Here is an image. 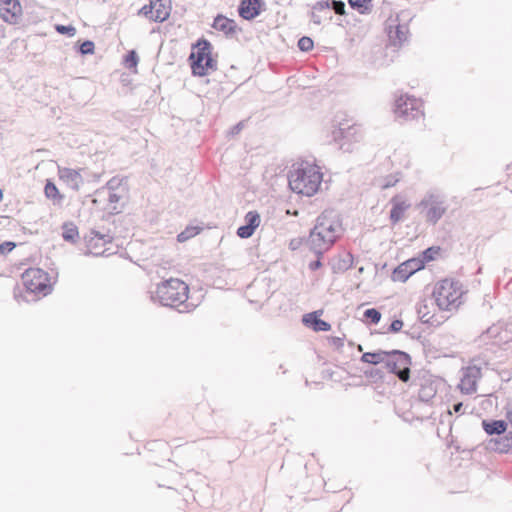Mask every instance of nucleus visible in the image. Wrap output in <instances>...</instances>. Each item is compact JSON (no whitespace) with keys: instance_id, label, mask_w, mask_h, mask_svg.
<instances>
[{"instance_id":"f257e3e1","label":"nucleus","mask_w":512,"mask_h":512,"mask_svg":"<svg viewBox=\"0 0 512 512\" xmlns=\"http://www.w3.org/2000/svg\"><path fill=\"white\" fill-rule=\"evenodd\" d=\"M341 230V223L333 212H323L317 217L305 244L316 256L322 257L340 237Z\"/></svg>"},{"instance_id":"f03ea898","label":"nucleus","mask_w":512,"mask_h":512,"mask_svg":"<svg viewBox=\"0 0 512 512\" xmlns=\"http://www.w3.org/2000/svg\"><path fill=\"white\" fill-rule=\"evenodd\" d=\"M322 182V173L318 167L308 162H302L289 171L288 183L290 189L304 196H313Z\"/></svg>"},{"instance_id":"7ed1b4c3","label":"nucleus","mask_w":512,"mask_h":512,"mask_svg":"<svg viewBox=\"0 0 512 512\" xmlns=\"http://www.w3.org/2000/svg\"><path fill=\"white\" fill-rule=\"evenodd\" d=\"M189 287L188 285L177 278H170L157 285L154 292H151V300L153 302H159L162 306L175 308L183 306L184 309L179 310L180 312L189 311L188 299Z\"/></svg>"},{"instance_id":"20e7f679","label":"nucleus","mask_w":512,"mask_h":512,"mask_svg":"<svg viewBox=\"0 0 512 512\" xmlns=\"http://www.w3.org/2000/svg\"><path fill=\"white\" fill-rule=\"evenodd\" d=\"M425 220L431 225H436L447 212L448 204L443 194L436 190L428 191L422 200L416 205Z\"/></svg>"},{"instance_id":"39448f33","label":"nucleus","mask_w":512,"mask_h":512,"mask_svg":"<svg viewBox=\"0 0 512 512\" xmlns=\"http://www.w3.org/2000/svg\"><path fill=\"white\" fill-rule=\"evenodd\" d=\"M189 56L193 75L205 76L210 70H216L217 62L211 55L212 45L206 39H200Z\"/></svg>"},{"instance_id":"423d86ee","label":"nucleus","mask_w":512,"mask_h":512,"mask_svg":"<svg viewBox=\"0 0 512 512\" xmlns=\"http://www.w3.org/2000/svg\"><path fill=\"white\" fill-rule=\"evenodd\" d=\"M461 285L458 281L444 279L438 282L434 288L433 296L441 310H449L455 305L462 295Z\"/></svg>"},{"instance_id":"0eeeda50","label":"nucleus","mask_w":512,"mask_h":512,"mask_svg":"<svg viewBox=\"0 0 512 512\" xmlns=\"http://www.w3.org/2000/svg\"><path fill=\"white\" fill-rule=\"evenodd\" d=\"M384 366L389 373L396 375L402 382L410 379L411 357L408 353L397 349L388 351Z\"/></svg>"},{"instance_id":"6e6552de","label":"nucleus","mask_w":512,"mask_h":512,"mask_svg":"<svg viewBox=\"0 0 512 512\" xmlns=\"http://www.w3.org/2000/svg\"><path fill=\"white\" fill-rule=\"evenodd\" d=\"M361 137L360 128L355 124H340L331 132V142L338 144L344 152H351L352 144L359 142Z\"/></svg>"},{"instance_id":"1a4fd4ad","label":"nucleus","mask_w":512,"mask_h":512,"mask_svg":"<svg viewBox=\"0 0 512 512\" xmlns=\"http://www.w3.org/2000/svg\"><path fill=\"white\" fill-rule=\"evenodd\" d=\"M92 203L96 206L103 205L102 208L112 215L121 213L125 206L123 194L107 191V189H97Z\"/></svg>"},{"instance_id":"9d476101","label":"nucleus","mask_w":512,"mask_h":512,"mask_svg":"<svg viewBox=\"0 0 512 512\" xmlns=\"http://www.w3.org/2000/svg\"><path fill=\"white\" fill-rule=\"evenodd\" d=\"M421 108L422 102L420 99L401 95L395 100L394 112L398 118H403L407 121L423 117L424 113Z\"/></svg>"},{"instance_id":"9b49d317","label":"nucleus","mask_w":512,"mask_h":512,"mask_svg":"<svg viewBox=\"0 0 512 512\" xmlns=\"http://www.w3.org/2000/svg\"><path fill=\"white\" fill-rule=\"evenodd\" d=\"M24 285L29 292L46 295L51 286L46 283L47 273L39 268H30L22 276Z\"/></svg>"},{"instance_id":"f8f14e48","label":"nucleus","mask_w":512,"mask_h":512,"mask_svg":"<svg viewBox=\"0 0 512 512\" xmlns=\"http://www.w3.org/2000/svg\"><path fill=\"white\" fill-rule=\"evenodd\" d=\"M488 340H491V347L487 348L489 350V355H491L493 349L497 345L501 343H508L511 340V336L504 328V323L497 322L482 332L478 338V341L483 344H488Z\"/></svg>"},{"instance_id":"ddd939ff","label":"nucleus","mask_w":512,"mask_h":512,"mask_svg":"<svg viewBox=\"0 0 512 512\" xmlns=\"http://www.w3.org/2000/svg\"><path fill=\"white\" fill-rule=\"evenodd\" d=\"M424 268V261L419 258L409 259L398 265L392 272V280L405 282L417 271Z\"/></svg>"},{"instance_id":"4468645a","label":"nucleus","mask_w":512,"mask_h":512,"mask_svg":"<svg viewBox=\"0 0 512 512\" xmlns=\"http://www.w3.org/2000/svg\"><path fill=\"white\" fill-rule=\"evenodd\" d=\"M22 15V7L19 0H0V16L9 23L16 24Z\"/></svg>"},{"instance_id":"2eb2a0df","label":"nucleus","mask_w":512,"mask_h":512,"mask_svg":"<svg viewBox=\"0 0 512 512\" xmlns=\"http://www.w3.org/2000/svg\"><path fill=\"white\" fill-rule=\"evenodd\" d=\"M264 9V0H241L238 6V14L242 19L251 21L258 17Z\"/></svg>"},{"instance_id":"dca6fc26","label":"nucleus","mask_w":512,"mask_h":512,"mask_svg":"<svg viewBox=\"0 0 512 512\" xmlns=\"http://www.w3.org/2000/svg\"><path fill=\"white\" fill-rule=\"evenodd\" d=\"M492 360L491 355H489V350L486 349L471 360L470 365L464 372L469 374L470 378H476L479 380L482 377V368H488L492 365Z\"/></svg>"},{"instance_id":"f3484780","label":"nucleus","mask_w":512,"mask_h":512,"mask_svg":"<svg viewBox=\"0 0 512 512\" xmlns=\"http://www.w3.org/2000/svg\"><path fill=\"white\" fill-rule=\"evenodd\" d=\"M244 221L245 224L238 227L236 234L242 239H248L260 224V214L255 210L249 211L246 213Z\"/></svg>"},{"instance_id":"a211bd4d","label":"nucleus","mask_w":512,"mask_h":512,"mask_svg":"<svg viewBox=\"0 0 512 512\" xmlns=\"http://www.w3.org/2000/svg\"><path fill=\"white\" fill-rule=\"evenodd\" d=\"M322 313V310H317L304 314L302 318L303 324L315 332L329 331L331 329V325L320 318Z\"/></svg>"},{"instance_id":"6ab92c4d","label":"nucleus","mask_w":512,"mask_h":512,"mask_svg":"<svg viewBox=\"0 0 512 512\" xmlns=\"http://www.w3.org/2000/svg\"><path fill=\"white\" fill-rule=\"evenodd\" d=\"M58 175L60 180L75 191L79 190L80 185L83 182V178L80 173L71 168H59Z\"/></svg>"},{"instance_id":"aec40b11","label":"nucleus","mask_w":512,"mask_h":512,"mask_svg":"<svg viewBox=\"0 0 512 512\" xmlns=\"http://www.w3.org/2000/svg\"><path fill=\"white\" fill-rule=\"evenodd\" d=\"M212 27L223 32L227 37H232L238 31L235 20L227 18L222 14H218L213 21Z\"/></svg>"},{"instance_id":"412c9836","label":"nucleus","mask_w":512,"mask_h":512,"mask_svg":"<svg viewBox=\"0 0 512 512\" xmlns=\"http://www.w3.org/2000/svg\"><path fill=\"white\" fill-rule=\"evenodd\" d=\"M409 28L407 24L398 23L393 27L389 26L388 37L392 45H402L408 40Z\"/></svg>"},{"instance_id":"4be33fe9","label":"nucleus","mask_w":512,"mask_h":512,"mask_svg":"<svg viewBox=\"0 0 512 512\" xmlns=\"http://www.w3.org/2000/svg\"><path fill=\"white\" fill-rule=\"evenodd\" d=\"M488 445L494 452L512 454V432H508L499 438L490 439Z\"/></svg>"},{"instance_id":"5701e85b","label":"nucleus","mask_w":512,"mask_h":512,"mask_svg":"<svg viewBox=\"0 0 512 512\" xmlns=\"http://www.w3.org/2000/svg\"><path fill=\"white\" fill-rule=\"evenodd\" d=\"M330 265L333 273H344L353 266V255L345 253L342 256L334 257L331 259Z\"/></svg>"},{"instance_id":"b1692460","label":"nucleus","mask_w":512,"mask_h":512,"mask_svg":"<svg viewBox=\"0 0 512 512\" xmlns=\"http://www.w3.org/2000/svg\"><path fill=\"white\" fill-rule=\"evenodd\" d=\"M507 422L505 420H483V430L490 436L502 435L507 430Z\"/></svg>"},{"instance_id":"393cba45","label":"nucleus","mask_w":512,"mask_h":512,"mask_svg":"<svg viewBox=\"0 0 512 512\" xmlns=\"http://www.w3.org/2000/svg\"><path fill=\"white\" fill-rule=\"evenodd\" d=\"M437 393V384L432 380H424L419 388L418 397L422 402L431 401Z\"/></svg>"},{"instance_id":"a878e982","label":"nucleus","mask_w":512,"mask_h":512,"mask_svg":"<svg viewBox=\"0 0 512 512\" xmlns=\"http://www.w3.org/2000/svg\"><path fill=\"white\" fill-rule=\"evenodd\" d=\"M154 11L155 13L151 16L152 21L162 23L167 20L171 12L170 0H161L157 2Z\"/></svg>"},{"instance_id":"bb28decb","label":"nucleus","mask_w":512,"mask_h":512,"mask_svg":"<svg viewBox=\"0 0 512 512\" xmlns=\"http://www.w3.org/2000/svg\"><path fill=\"white\" fill-rule=\"evenodd\" d=\"M391 202L390 221L392 224H396L402 219L404 212L409 208V204L397 198H393Z\"/></svg>"},{"instance_id":"cd10ccee","label":"nucleus","mask_w":512,"mask_h":512,"mask_svg":"<svg viewBox=\"0 0 512 512\" xmlns=\"http://www.w3.org/2000/svg\"><path fill=\"white\" fill-rule=\"evenodd\" d=\"M387 356L388 351L379 349L377 351L363 353L360 361L371 365L384 364Z\"/></svg>"},{"instance_id":"c85d7f7f","label":"nucleus","mask_w":512,"mask_h":512,"mask_svg":"<svg viewBox=\"0 0 512 512\" xmlns=\"http://www.w3.org/2000/svg\"><path fill=\"white\" fill-rule=\"evenodd\" d=\"M329 9V2L328 0H320L316 3L311 5V12H310V19L311 21L316 24L320 25L323 21V17L319 14L320 12H323L325 10Z\"/></svg>"},{"instance_id":"c756f323","label":"nucleus","mask_w":512,"mask_h":512,"mask_svg":"<svg viewBox=\"0 0 512 512\" xmlns=\"http://www.w3.org/2000/svg\"><path fill=\"white\" fill-rule=\"evenodd\" d=\"M62 230V237L67 242L75 243L79 238L78 228L71 222L64 223Z\"/></svg>"},{"instance_id":"7c9ffc66","label":"nucleus","mask_w":512,"mask_h":512,"mask_svg":"<svg viewBox=\"0 0 512 512\" xmlns=\"http://www.w3.org/2000/svg\"><path fill=\"white\" fill-rule=\"evenodd\" d=\"M44 193L45 196L48 199L53 200L54 203H61V201L64 199V196L60 194L57 186L51 180H47L44 187Z\"/></svg>"},{"instance_id":"2f4dec72","label":"nucleus","mask_w":512,"mask_h":512,"mask_svg":"<svg viewBox=\"0 0 512 512\" xmlns=\"http://www.w3.org/2000/svg\"><path fill=\"white\" fill-rule=\"evenodd\" d=\"M469 376V374L464 372L459 385L461 391L465 394H472L477 390L478 380L476 378H470Z\"/></svg>"},{"instance_id":"473e14b6","label":"nucleus","mask_w":512,"mask_h":512,"mask_svg":"<svg viewBox=\"0 0 512 512\" xmlns=\"http://www.w3.org/2000/svg\"><path fill=\"white\" fill-rule=\"evenodd\" d=\"M372 0H348L352 9L357 10L360 14H367L371 11Z\"/></svg>"},{"instance_id":"72a5a7b5","label":"nucleus","mask_w":512,"mask_h":512,"mask_svg":"<svg viewBox=\"0 0 512 512\" xmlns=\"http://www.w3.org/2000/svg\"><path fill=\"white\" fill-rule=\"evenodd\" d=\"M124 179L119 177H113L111 178L105 186L101 187L100 189H107V191L112 192H118L121 190L122 192L125 191V188L123 186Z\"/></svg>"},{"instance_id":"f704fd0d","label":"nucleus","mask_w":512,"mask_h":512,"mask_svg":"<svg viewBox=\"0 0 512 512\" xmlns=\"http://www.w3.org/2000/svg\"><path fill=\"white\" fill-rule=\"evenodd\" d=\"M200 231V228L198 227H194V226H188L186 227L185 230H183L182 232H180L178 235H177V241L182 243V242H185L187 240H189L190 238L196 236Z\"/></svg>"},{"instance_id":"c9c22d12","label":"nucleus","mask_w":512,"mask_h":512,"mask_svg":"<svg viewBox=\"0 0 512 512\" xmlns=\"http://www.w3.org/2000/svg\"><path fill=\"white\" fill-rule=\"evenodd\" d=\"M439 252H440V247L431 246L422 252V258H419V259L423 260L424 264L428 263L430 261L435 260L436 256L439 254Z\"/></svg>"},{"instance_id":"e433bc0d","label":"nucleus","mask_w":512,"mask_h":512,"mask_svg":"<svg viewBox=\"0 0 512 512\" xmlns=\"http://www.w3.org/2000/svg\"><path fill=\"white\" fill-rule=\"evenodd\" d=\"M363 316L371 324H378L381 320V313L376 308L366 309Z\"/></svg>"},{"instance_id":"4c0bfd02","label":"nucleus","mask_w":512,"mask_h":512,"mask_svg":"<svg viewBox=\"0 0 512 512\" xmlns=\"http://www.w3.org/2000/svg\"><path fill=\"white\" fill-rule=\"evenodd\" d=\"M364 375L372 379L374 382L383 381L384 380V371L381 368H370L364 371Z\"/></svg>"},{"instance_id":"58836bf2","label":"nucleus","mask_w":512,"mask_h":512,"mask_svg":"<svg viewBox=\"0 0 512 512\" xmlns=\"http://www.w3.org/2000/svg\"><path fill=\"white\" fill-rule=\"evenodd\" d=\"M329 2V9L333 10L338 15H345V3L341 0H328Z\"/></svg>"},{"instance_id":"ea45409f","label":"nucleus","mask_w":512,"mask_h":512,"mask_svg":"<svg viewBox=\"0 0 512 512\" xmlns=\"http://www.w3.org/2000/svg\"><path fill=\"white\" fill-rule=\"evenodd\" d=\"M138 61H139V57L135 50H131L125 55L124 63L127 68L131 69V68L136 67L138 64Z\"/></svg>"},{"instance_id":"a19ab883","label":"nucleus","mask_w":512,"mask_h":512,"mask_svg":"<svg viewBox=\"0 0 512 512\" xmlns=\"http://www.w3.org/2000/svg\"><path fill=\"white\" fill-rule=\"evenodd\" d=\"M427 308L428 307L426 304L419 305L417 307V314L422 323L432 324L433 322L431 320H432L433 316H429V312L427 311Z\"/></svg>"},{"instance_id":"79ce46f5","label":"nucleus","mask_w":512,"mask_h":512,"mask_svg":"<svg viewBox=\"0 0 512 512\" xmlns=\"http://www.w3.org/2000/svg\"><path fill=\"white\" fill-rule=\"evenodd\" d=\"M90 235H91V237L89 239V246H92V241L94 239L101 240V241H103L104 244L111 242V240H112V237L109 234H102L99 231H96L94 229L90 231Z\"/></svg>"},{"instance_id":"37998d69","label":"nucleus","mask_w":512,"mask_h":512,"mask_svg":"<svg viewBox=\"0 0 512 512\" xmlns=\"http://www.w3.org/2000/svg\"><path fill=\"white\" fill-rule=\"evenodd\" d=\"M313 46V40L308 36H303L298 40V48L303 52L312 50Z\"/></svg>"},{"instance_id":"c03bdc74","label":"nucleus","mask_w":512,"mask_h":512,"mask_svg":"<svg viewBox=\"0 0 512 512\" xmlns=\"http://www.w3.org/2000/svg\"><path fill=\"white\" fill-rule=\"evenodd\" d=\"M95 49L94 42L91 40L83 41L79 46V52L82 55L93 54Z\"/></svg>"},{"instance_id":"a18cd8bd","label":"nucleus","mask_w":512,"mask_h":512,"mask_svg":"<svg viewBox=\"0 0 512 512\" xmlns=\"http://www.w3.org/2000/svg\"><path fill=\"white\" fill-rule=\"evenodd\" d=\"M56 31L62 35L74 36L76 34V28L72 25H56Z\"/></svg>"},{"instance_id":"49530a36","label":"nucleus","mask_w":512,"mask_h":512,"mask_svg":"<svg viewBox=\"0 0 512 512\" xmlns=\"http://www.w3.org/2000/svg\"><path fill=\"white\" fill-rule=\"evenodd\" d=\"M16 247V244L12 241H5L2 244H0V253L2 255H7L10 253L14 248Z\"/></svg>"},{"instance_id":"de8ad7c7","label":"nucleus","mask_w":512,"mask_h":512,"mask_svg":"<svg viewBox=\"0 0 512 512\" xmlns=\"http://www.w3.org/2000/svg\"><path fill=\"white\" fill-rule=\"evenodd\" d=\"M402 327H403V321L400 319H395L391 322L387 331L390 333H398L401 331Z\"/></svg>"},{"instance_id":"09e8293b","label":"nucleus","mask_w":512,"mask_h":512,"mask_svg":"<svg viewBox=\"0 0 512 512\" xmlns=\"http://www.w3.org/2000/svg\"><path fill=\"white\" fill-rule=\"evenodd\" d=\"M316 257H317V259H316V260L311 261V262L309 263V269H310L311 271H316L317 269H319V268L322 266V262H321V258H322V257H318V256H316Z\"/></svg>"},{"instance_id":"8fccbe9b","label":"nucleus","mask_w":512,"mask_h":512,"mask_svg":"<svg viewBox=\"0 0 512 512\" xmlns=\"http://www.w3.org/2000/svg\"><path fill=\"white\" fill-rule=\"evenodd\" d=\"M331 344L336 347L337 349L343 347L344 345V340L343 338H340V337H332L331 338Z\"/></svg>"},{"instance_id":"3c124183","label":"nucleus","mask_w":512,"mask_h":512,"mask_svg":"<svg viewBox=\"0 0 512 512\" xmlns=\"http://www.w3.org/2000/svg\"><path fill=\"white\" fill-rule=\"evenodd\" d=\"M243 126H244V125H243V122H239V123H237L235 126H233V127H232V129H231L230 133H231L232 135H236V134H238V133L242 130Z\"/></svg>"},{"instance_id":"603ef678","label":"nucleus","mask_w":512,"mask_h":512,"mask_svg":"<svg viewBox=\"0 0 512 512\" xmlns=\"http://www.w3.org/2000/svg\"><path fill=\"white\" fill-rule=\"evenodd\" d=\"M452 408L455 413H461L462 408H463V403L462 402L454 403Z\"/></svg>"},{"instance_id":"864d4df0","label":"nucleus","mask_w":512,"mask_h":512,"mask_svg":"<svg viewBox=\"0 0 512 512\" xmlns=\"http://www.w3.org/2000/svg\"><path fill=\"white\" fill-rule=\"evenodd\" d=\"M506 418L510 422V424L512 425V410H510L508 408L506 409Z\"/></svg>"},{"instance_id":"5fc2aeb1","label":"nucleus","mask_w":512,"mask_h":512,"mask_svg":"<svg viewBox=\"0 0 512 512\" xmlns=\"http://www.w3.org/2000/svg\"><path fill=\"white\" fill-rule=\"evenodd\" d=\"M324 18L329 20V21H331L333 19L332 15L325 16Z\"/></svg>"},{"instance_id":"6e6d98bb","label":"nucleus","mask_w":512,"mask_h":512,"mask_svg":"<svg viewBox=\"0 0 512 512\" xmlns=\"http://www.w3.org/2000/svg\"><path fill=\"white\" fill-rule=\"evenodd\" d=\"M391 185H392V184H391L390 182H387V183L384 185V187H386V188H387V187H390Z\"/></svg>"},{"instance_id":"4d7b16f0","label":"nucleus","mask_w":512,"mask_h":512,"mask_svg":"<svg viewBox=\"0 0 512 512\" xmlns=\"http://www.w3.org/2000/svg\"><path fill=\"white\" fill-rule=\"evenodd\" d=\"M290 245L292 246V249H295L294 246H296V243L290 242Z\"/></svg>"},{"instance_id":"13d9d810","label":"nucleus","mask_w":512,"mask_h":512,"mask_svg":"<svg viewBox=\"0 0 512 512\" xmlns=\"http://www.w3.org/2000/svg\"><path fill=\"white\" fill-rule=\"evenodd\" d=\"M290 245L292 246V249H295L294 246H296V243L290 242Z\"/></svg>"},{"instance_id":"bf43d9fd","label":"nucleus","mask_w":512,"mask_h":512,"mask_svg":"<svg viewBox=\"0 0 512 512\" xmlns=\"http://www.w3.org/2000/svg\"><path fill=\"white\" fill-rule=\"evenodd\" d=\"M363 270H364V268H363V267H360V268H359V272H360V273H362V272H363Z\"/></svg>"}]
</instances>
